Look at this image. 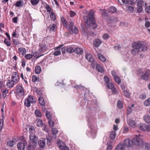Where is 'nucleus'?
Instances as JSON below:
<instances>
[{
  "mask_svg": "<svg viewBox=\"0 0 150 150\" xmlns=\"http://www.w3.org/2000/svg\"><path fill=\"white\" fill-rule=\"evenodd\" d=\"M33 55L30 54H25V57L27 59H30L32 58Z\"/></svg>",
  "mask_w": 150,
  "mask_h": 150,
  "instance_id": "obj_56",
  "label": "nucleus"
},
{
  "mask_svg": "<svg viewBox=\"0 0 150 150\" xmlns=\"http://www.w3.org/2000/svg\"><path fill=\"white\" fill-rule=\"evenodd\" d=\"M4 85V82L0 80V88L1 91H4L5 89V87Z\"/></svg>",
  "mask_w": 150,
  "mask_h": 150,
  "instance_id": "obj_32",
  "label": "nucleus"
},
{
  "mask_svg": "<svg viewBox=\"0 0 150 150\" xmlns=\"http://www.w3.org/2000/svg\"><path fill=\"white\" fill-rule=\"evenodd\" d=\"M124 144L127 147L131 146L134 143L133 140H132L130 139H126L124 141Z\"/></svg>",
  "mask_w": 150,
  "mask_h": 150,
  "instance_id": "obj_13",
  "label": "nucleus"
},
{
  "mask_svg": "<svg viewBox=\"0 0 150 150\" xmlns=\"http://www.w3.org/2000/svg\"><path fill=\"white\" fill-rule=\"evenodd\" d=\"M37 145H34L33 143H29L27 148L28 150H35V147Z\"/></svg>",
  "mask_w": 150,
  "mask_h": 150,
  "instance_id": "obj_24",
  "label": "nucleus"
},
{
  "mask_svg": "<svg viewBox=\"0 0 150 150\" xmlns=\"http://www.w3.org/2000/svg\"><path fill=\"white\" fill-rule=\"evenodd\" d=\"M16 96L17 98H22L25 94L24 90L22 86L20 85L16 86Z\"/></svg>",
  "mask_w": 150,
  "mask_h": 150,
  "instance_id": "obj_3",
  "label": "nucleus"
},
{
  "mask_svg": "<svg viewBox=\"0 0 150 150\" xmlns=\"http://www.w3.org/2000/svg\"><path fill=\"white\" fill-rule=\"evenodd\" d=\"M50 17L51 19L53 21H55L56 19V17L54 13L53 12H51L50 15Z\"/></svg>",
  "mask_w": 150,
  "mask_h": 150,
  "instance_id": "obj_55",
  "label": "nucleus"
},
{
  "mask_svg": "<svg viewBox=\"0 0 150 150\" xmlns=\"http://www.w3.org/2000/svg\"><path fill=\"white\" fill-rule=\"evenodd\" d=\"M41 68L40 66H37L35 67V71L36 74H40L41 71Z\"/></svg>",
  "mask_w": 150,
  "mask_h": 150,
  "instance_id": "obj_34",
  "label": "nucleus"
},
{
  "mask_svg": "<svg viewBox=\"0 0 150 150\" xmlns=\"http://www.w3.org/2000/svg\"><path fill=\"white\" fill-rule=\"evenodd\" d=\"M104 81L105 83H107V84L108 83H109L110 81V79L109 78L106 76H105L104 77Z\"/></svg>",
  "mask_w": 150,
  "mask_h": 150,
  "instance_id": "obj_62",
  "label": "nucleus"
},
{
  "mask_svg": "<svg viewBox=\"0 0 150 150\" xmlns=\"http://www.w3.org/2000/svg\"><path fill=\"white\" fill-rule=\"evenodd\" d=\"M4 120L3 118L0 119V131L2 130L3 127Z\"/></svg>",
  "mask_w": 150,
  "mask_h": 150,
  "instance_id": "obj_46",
  "label": "nucleus"
},
{
  "mask_svg": "<svg viewBox=\"0 0 150 150\" xmlns=\"http://www.w3.org/2000/svg\"><path fill=\"white\" fill-rule=\"evenodd\" d=\"M143 118L145 121L147 123H150V116L148 115H145L143 117Z\"/></svg>",
  "mask_w": 150,
  "mask_h": 150,
  "instance_id": "obj_22",
  "label": "nucleus"
},
{
  "mask_svg": "<svg viewBox=\"0 0 150 150\" xmlns=\"http://www.w3.org/2000/svg\"><path fill=\"white\" fill-rule=\"evenodd\" d=\"M56 27V25L54 24H53L52 25H50L49 27V28L50 29V31H53L55 30Z\"/></svg>",
  "mask_w": 150,
  "mask_h": 150,
  "instance_id": "obj_45",
  "label": "nucleus"
},
{
  "mask_svg": "<svg viewBox=\"0 0 150 150\" xmlns=\"http://www.w3.org/2000/svg\"><path fill=\"white\" fill-rule=\"evenodd\" d=\"M38 143L39 146L41 148L44 147L45 146V141L40 140L38 141Z\"/></svg>",
  "mask_w": 150,
  "mask_h": 150,
  "instance_id": "obj_27",
  "label": "nucleus"
},
{
  "mask_svg": "<svg viewBox=\"0 0 150 150\" xmlns=\"http://www.w3.org/2000/svg\"><path fill=\"white\" fill-rule=\"evenodd\" d=\"M117 105L119 109L122 108L123 107V104L122 101L120 100H118L117 103Z\"/></svg>",
  "mask_w": 150,
  "mask_h": 150,
  "instance_id": "obj_38",
  "label": "nucleus"
},
{
  "mask_svg": "<svg viewBox=\"0 0 150 150\" xmlns=\"http://www.w3.org/2000/svg\"><path fill=\"white\" fill-rule=\"evenodd\" d=\"M123 93H124L125 96L128 98H129L131 93H130L129 91L126 90H124L123 91Z\"/></svg>",
  "mask_w": 150,
  "mask_h": 150,
  "instance_id": "obj_39",
  "label": "nucleus"
},
{
  "mask_svg": "<svg viewBox=\"0 0 150 150\" xmlns=\"http://www.w3.org/2000/svg\"><path fill=\"white\" fill-rule=\"evenodd\" d=\"M144 105L146 106L150 105V98L146 100L144 103Z\"/></svg>",
  "mask_w": 150,
  "mask_h": 150,
  "instance_id": "obj_44",
  "label": "nucleus"
},
{
  "mask_svg": "<svg viewBox=\"0 0 150 150\" xmlns=\"http://www.w3.org/2000/svg\"><path fill=\"white\" fill-rule=\"evenodd\" d=\"M15 83V82H13V81H12L11 79V80H9L8 81L7 84L8 86V87L9 88H11L13 86Z\"/></svg>",
  "mask_w": 150,
  "mask_h": 150,
  "instance_id": "obj_21",
  "label": "nucleus"
},
{
  "mask_svg": "<svg viewBox=\"0 0 150 150\" xmlns=\"http://www.w3.org/2000/svg\"><path fill=\"white\" fill-rule=\"evenodd\" d=\"M144 4V2L142 0L138 1L137 8V10L138 12L140 13L142 12Z\"/></svg>",
  "mask_w": 150,
  "mask_h": 150,
  "instance_id": "obj_8",
  "label": "nucleus"
},
{
  "mask_svg": "<svg viewBox=\"0 0 150 150\" xmlns=\"http://www.w3.org/2000/svg\"><path fill=\"white\" fill-rule=\"evenodd\" d=\"M18 51L23 55L25 54L26 52V49L25 48L23 47L19 48Z\"/></svg>",
  "mask_w": 150,
  "mask_h": 150,
  "instance_id": "obj_33",
  "label": "nucleus"
},
{
  "mask_svg": "<svg viewBox=\"0 0 150 150\" xmlns=\"http://www.w3.org/2000/svg\"><path fill=\"white\" fill-rule=\"evenodd\" d=\"M94 11L91 10L89 12L88 16H83V20L86 24V26L91 29L96 28L97 25L94 22Z\"/></svg>",
  "mask_w": 150,
  "mask_h": 150,
  "instance_id": "obj_1",
  "label": "nucleus"
},
{
  "mask_svg": "<svg viewBox=\"0 0 150 150\" xmlns=\"http://www.w3.org/2000/svg\"><path fill=\"white\" fill-rule=\"evenodd\" d=\"M116 134L115 131H112L110 133V137L112 139H114L116 137Z\"/></svg>",
  "mask_w": 150,
  "mask_h": 150,
  "instance_id": "obj_28",
  "label": "nucleus"
},
{
  "mask_svg": "<svg viewBox=\"0 0 150 150\" xmlns=\"http://www.w3.org/2000/svg\"><path fill=\"white\" fill-rule=\"evenodd\" d=\"M26 145L27 143L25 142L23 143L19 142L17 145L18 149L19 150H24L25 149Z\"/></svg>",
  "mask_w": 150,
  "mask_h": 150,
  "instance_id": "obj_14",
  "label": "nucleus"
},
{
  "mask_svg": "<svg viewBox=\"0 0 150 150\" xmlns=\"http://www.w3.org/2000/svg\"><path fill=\"white\" fill-rule=\"evenodd\" d=\"M22 4L21 1H19L16 2L15 4V6L16 7H20Z\"/></svg>",
  "mask_w": 150,
  "mask_h": 150,
  "instance_id": "obj_59",
  "label": "nucleus"
},
{
  "mask_svg": "<svg viewBox=\"0 0 150 150\" xmlns=\"http://www.w3.org/2000/svg\"><path fill=\"white\" fill-rule=\"evenodd\" d=\"M37 125L39 127H42L43 125V123L42 120L38 119L36 120Z\"/></svg>",
  "mask_w": 150,
  "mask_h": 150,
  "instance_id": "obj_30",
  "label": "nucleus"
},
{
  "mask_svg": "<svg viewBox=\"0 0 150 150\" xmlns=\"http://www.w3.org/2000/svg\"><path fill=\"white\" fill-rule=\"evenodd\" d=\"M98 57L99 59L102 62H105L106 60L105 57L100 54H98Z\"/></svg>",
  "mask_w": 150,
  "mask_h": 150,
  "instance_id": "obj_26",
  "label": "nucleus"
},
{
  "mask_svg": "<svg viewBox=\"0 0 150 150\" xmlns=\"http://www.w3.org/2000/svg\"><path fill=\"white\" fill-rule=\"evenodd\" d=\"M127 10L129 13H133L134 10V8L132 6H128L127 8Z\"/></svg>",
  "mask_w": 150,
  "mask_h": 150,
  "instance_id": "obj_37",
  "label": "nucleus"
},
{
  "mask_svg": "<svg viewBox=\"0 0 150 150\" xmlns=\"http://www.w3.org/2000/svg\"><path fill=\"white\" fill-rule=\"evenodd\" d=\"M101 43V41L99 39L96 40L93 42L94 45L96 47H98Z\"/></svg>",
  "mask_w": 150,
  "mask_h": 150,
  "instance_id": "obj_20",
  "label": "nucleus"
},
{
  "mask_svg": "<svg viewBox=\"0 0 150 150\" xmlns=\"http://www.w3.org/2000/svg\"><path fill=\"white\" fill-rule=\"evenodd\" d=\"M34 91L37 94L39 95H41L42 92L40 89L36 88L34 89Z\"/></svg>",
  "mask_w": 150,
  "mask_h": 150,
  "instance_id": "obj_50",
  "label": "nucleus"
},
{
  "mask_svg": "<svg viewBox=\"0 0 150 150\" xmlns=\"http://www.w3.org/2000/svg\"><path fill=\"white\" fill-rule=\"evenodd\" d=\"M116 150H124V146L122 144H119L116 148Z\"/></svg>",
  "mask_w": 150,
  "mask_h": 150,
  "instance_id": "obj_31",
  "label": "nucleus"
},
{
  "mask_svg": "<svg viewBox=\"0 0 150 150\" xmlns=\"http://www.w3.org/2000/svg\"><path fill=\"white\" fill-rule=\"evenodd\" d=\"M83 50L80 48L77 47L74 50V52L78 54H81L83 53Z\"/></svg>",
  "mask_w": 150,
  "mask_h": 150,
  "instance_id": "obj_29",
  "label": "nucleus"
},
{
  "mask_svg": "<svg viewBox=\"0 0 150 150\" xmlns=\"http://www.w3.org/2000/svg\"><path fill=\"white\" fill-rule=\"evenodd\" d=\"M132 110V108L130 106H128L127 108V114H130L131 113Z\"/></svg>",
  "mask_w": 150,
  "mask_h": 150,
  "instance_id": "obj_49",
  "label": "nucleus"
},
{
  "mask_svg": "<svg viewBox=\"0 0 150 150\" xmlns=\"http://www.w3.org/2000/svg\"><path fill=\"white\" fill-rule=\"evenodd\" d=\"M150 72L148 71L146 72L145 73L143 74L142 76V78L145 80H147L148 79V76L150 75Z\"/></svg>",
  "mask_w": 150,
  "mask_h": 150,
  "instance_id": "obj_17",
  "label": "nucleus"
},
{
  "mask_svg": "<svg viewBox=\"0 0 150 150\" xmlns=\"http://www.w3.org/2000/svg\"><path fill=\"white\" fill-rule=\"evenodd\" d=\"M40 48L38 49V51L40 53H44L46 49L45 45L44 44H41L40 45Z\"/></svg>",
  "mask_w": 150,
  "mask_h": 150,
  "instance_id": "obj_15",
  "label": "nucleus"
},
{
  "mask_svg": "<svg viewBox=\"0 0 150 150\" xmlns=\"http://www.w3.org/2000/svg\"><path fill=\"white\" fill-rule=\"evenodd\" d=\"M140 129L142 131H146L147 132L150 131V125L145 124H140L139 125Z\"/></svg>",
  "mask_w": 150,
  "mask_h": 150,
  "instance_id": "obj_9",
  "label": "nucleus"
},
{
  "mask_svg": "<svg viewBox=\"0 0 150 150\" xmlns=\"http://www.w3.org/2000/svg\"><path fill=\"white\" fill-rule=\"evenodd\" d=\"M145 148L148 150H150V144L149 143H146L145 144Z\"/></svg>",
  "mask_w": 150,
  "mask_h": 150,
  "instance_id": "obj_63",
  "label": "nucleus"
},
{
  "mask_svg": "<svg viewBox=\"0 0 150 150\" xmlns=\"http://www.w3.org/2000/svg\"><path fill=\"white\" fill-rule=\"evenodd\" d=\"M139 137L137 135L135 138L133 139L134 143L138 146H141L143 144V141L142 138V136L139 134Z\"/></svg>",
  "mask_w": 150,
  "mask_h": 150,
  "instance_id": "obj_6",
  "label": "nucleus"
},
{
  "mask_svg": "<svg viewBox=\"0 0 150 150\" xmlns=\"http://www.w3.org/2000/svg\"><path fill=\"white\" fill-rule=\"evenodd\" d=\"M38 101L39 103L41 105H43L45 104V102L42 97H40L38 98Z\"/></svg>",
  "mask_w": 150,
  "mask_h": 150,
  "instance_id": "obj_35",
  "label": "nucleus"
},
{
  "mask_svg": "<svg viewBox=\"0 0 150 150\" xmlns=\"http://www.w3.org/2000/svg\"><path fill=\"white\" fill-rule=\"evenodd\" d=\"M46 115L47 118L50 120H51V119L52 118V117L51 114L48 111L46 112Z\"/></svg>",
  "mask_w": 150,
  "mask_h": 150,
  "instance_id": "obj_51",
  "label": "nucleus"
},
{
  "mask_svg": "<svg viewBox=\"0 0 150 150\" xmlns=\"http://www.w3.org/2000/svg\"><path fill=\"white\" fill-rule=\"evenodd\" d=\"M115 81L116 82H117L118 84H120L121 83V81L120 77L117 76H115V77L114 78Z\"/></svg>",
  "mask_w": 150,
  "mask_h": 150,
  "instance_id": "obj_43",
  "label": "nucleus"
},
{
  "mask_svg": "<svg viewBox=\"0 0 150 150\" xmlns=\"http://www.w3.org/2000/svg\"><path fill=\"white\" fill-rule=\"evenodd\" d=\"M61 51L59 50H56L55 51L53 54L55 56H57L60 54Z\"/></svg>",
  "mask_w": 150,
  "mask_h": 150,
  "instance_id": "obj_61",
  "label": "nucleus"
},
{
  "mask_svg": "<svg viewBox=\"0 0 150 150\" xmlns=\"http://www.w3.org/2000/svg\"><path fill=\"white\" fill-rule=\"evenodd\" d=\"M110 141H108L107 143V147L106 149V150H112L113 146L110 144Z\"/></svg>",
  "mask_w": 150,
  "mask_h": 150,
  "instance_id": "obj_36",
  "label": "nucleus"
},
{
  "mask_svg": "<svg viewBox=\"0 0 150 150\" xmlns=\"http://www.w3.org/2000/svg\"><path fill=\"white\" fill-rule=\"evenodd\" d=\"M11 79L15 83H17L19 81V75L16 72H15L12 74Z\"/></svg>",
  "mask_w": 150,
  "mask_h": 150,
  "instance_id": "obj_11",
  "label": "nucleus"
},
{
  "mask_svg": "<svg viewBox=\"0 0 150 150\" xmlns=\"http://www.w3.org/2000/svg\"><path fill=\"white\" fill-rule=\"evenodd\" d=\"M52 131L53 134L52 138L55 139L57 137L56 134L57 133L58 131L56 128H52Z\"/></svg>",
  "mask_w": 150,
  "mask_h": 150,
  "instance_id": "obj_23",
  "label": "nucleus"
},
{
  "mask_svg": "<svg viewBox=\"0 0 150 150\" xmlns=\"http://www.w3.org/2000/svg\"><path fill=\"white\" fill-rule=\"evenodd\" d=\"M108 23H112L114 22H116L117 21V18L116 17H108L107 19Z\"/></svg>",
  "mask_w": 150,
  "mask_h": 150,
  "instance_id": "obj_16",
  "label": "nucleus"
},
{
  "mask_svg": "<svg viewBox=\"0 0 150 150\" xmlns=\"http://www.w3.org/2000/svg\"><path fill=\"white\" fill-rule=\"evenodd\" d=\"M128 125L131 128H135L137 126V122L134 120L130 119L127 121Z\"/></svg>",
  "mask_w": 150,
  "mask_h": 150,
  "instance_id": "obj_12",
  "label": "nucleus"
},
{
  "mask_svg": "<svg viewBox=\"0 0 150 150\" xmlns=\"http://www.w3.org/2000/svg\"><path fill=\"white\" fill-rule=\"evenodd\" d=\"M117 9L114 6H111L108 9V12L111 13H115L117 11Z\"/></svg>",
  "mask_w": 150,
  "mask_h": 150,
  "instance_id": "obj_19",
  "label": "nucleus"
},
{
  "mask_svg": "<svg viewBox=\"0 0 150 150\" xmlns=\"http://www.w3.org/2000/svg\"><path fill=\"white\" fill-rule=\"evenodd\" d=\"M82 32L83 35H84L88 36L89 35V33L88 32V30L85 29H83Z\"/></svg>",
  "mask_w": 150,
  "mask_h": 150,
  "instance_id": "obj_53",
  "label": "nucleus"
},
{
  "mask_svg": "<svg viewBox=\"0 0 150 150\" xmlns=\"http://www.w3.org/2000/svg\"><path fill=\"white\" fill-rule=\"evenodd\" d=\"M10 40L9 39H8V40L5 39L4 41L5 43L6 44V45L8 46H10L11 45V43L10 41Z\"/></svg>",
  "mask_w": 150,
  "mask_h": 150,
  "instance_id": "obj_57",
  "label": "nucleus"
},
{
  "mask_svg": "<svg viewBox=\"0 0 150 150\" xmlns=\"http://www.w3.org/2000/svg\"><path fill=\"white\" fill-rule=\"evenodd\" d=\"M67 51L70 53H72L74 52V50L71 47H67Z\"/></svg>",
  "mask_w": 150,
  "mask_h": 150,
  "instance_id": "obj_40",
  "label": "nucleus"
},
{
  "mask_svg": "<svg viewBox=\"0 0 150 150\" xmlns=\"http://www.w3.org/2000/svg\"><path fill=\"white\" fill-rule=\"evenodd\" d=\"M132 46L133 48L131 50V52L134 55H136L140 52L146 51L147 49L146 43L143 41L135 42Z\"/></svg>",
  "mask_w": 150,
  "mask_h": 150,
  "instance_id": "obj_2",
  "label": "nucleus"
},
{
  "mask_svg": "<svg viewBox=\"0 0 150 150\" xmlns=\"http://www.w3.org/2000/svg\"><path fill=\"white\" fill-rule=\"evenodd\" d=\"M45 8L47 12H50L51 11V9L48 5L46 4L45 6Z\"/></svg>",
  "mask_w": 150,
  "mask_h": 150,
  "instance_id": "obj_64",
  "label": "nucleus"
},
{
  "mask_svg": "<svg viewBox=\"0 0 150 150\" xmlns=\"http://www.w3.org/2000/svg\"><path fill=\"white\" fill-rule=\"evenodd\" d=\"M39 1V0H30L31 4L33 6L37 5Z\"/></svg>",
  "mask_w": 150,
  "mask_h": 150,
  "instance_id": "obj_41",
  "label": "nucleus"
},
{
  "mask_svg": "<svg viewBox=\"0 0 150 150\" xmlns=\"http://www.w3.org/2000/svg\"><path fill=\"white\" fill-rule=\"evenodd\" d=\"M96 69L98 71L101 73H102L104 72V70L103 68L100 64H96Z\"/></svg>",
  "mask_w": 150,
  "mask_h": 150,
  "instance_id": "obj_18",
  "label": "nucleus"
},
{
  "mask_svg": "<svg viewBox=\"0 0 150 150\" xmlns=\"http://www.w3.org/2000/svg\"><path fill=\"white\" fill-rule=\"evenodd\" d=\"M74 23L72 21L70 22V25L69 26H68V28H67L70 31L71 33H73V28L74 26Z\"/></svg>",
  "mask_w": 150,
  "mask_h": 150,
  "instance_id": "obj_25",
  "label": "nucleus"
},
{
  "mask_svg": "<svg viewBox=\"0 0 150 150\" xmlns=\"http://www.w3.org/2000/svg\"><path fill=\"white\" fill-rule=\"evenodd\" d=\"M48 124L49 126L51 127H52L54 126V122L52 121L51 120H49L48 121Z\"/></svg>",
  "mask_w": 150,
  "mask_h": 150,
  "instance_id": "obj_60",
  "label": "nucleus"
},
{
  "mask_svg": "<svg viewBox=\"0 0 150 150\" xmlns=\"http://www.w3.org/2000/svg\"><path fill=\"white\" fill-rule=\"evenodd\" d=\"M86 58L90 62L92 67L94 68L96 66V63L95 62V59L92 55L89 53L86 54L85 55Z\"/></svg>",
  "mask_w": 150,
  "mask_h": 150,
  "instance_id": "obj_5",
  "label": "nucleus"
},
{
  "mask_svg": "<svg viewBox=\"0 0 150 150\" xmlns=\"http://www.w3.org/2000/svg\"><path fill=\"white\" fill-rule=\"evenodd\" d=\"M57 144L59 148L62 150H69L68 147L65 145L64 142L61 140H59L57 142Z\"/></svg>",
  "mask_w": 150,
  "mask_h": 150,
  "instance_id": "obj_10",
  "label": "nucleus"
},
{
  "mask_svg": "<svg viewBox=\"0 0 150 150\" xmlns=\"http://www.w3.org/2000/svg\"><path fill=\"white\" fill-rule=\"evenodd\" d=\"M35 98L33 96L29 95L25 99L24 105L27 107H29L31 105V103H35Z\"/></svg>",
  "mask_w": 150,
  "mask_h": 150,
  "instance_id": "obj_4",
  "label": "nucleus"
},
{
  "mask_svg": "<svg viewBox=\"0 0 150 150\" xmlns=\"http://www.w3.org/2000/svg\"><path fill=\"white\" fill-rule=\"evenodd\" d=\"M29 143H33L34 145H37L38 138L35 134H31L29 137Z\"/></svg>",
  "mask_w": 150,
  "mask_h": 150,
  "instance_id": "obj_7",
  "label": "nucleus"
},
{
  "mask_svg": "<svg viewBox=\"0 0 150 150\" xmlns=\"http://www.w3.org/2000/svg\"><path fill=\"white\" fill-rule=\"evenodd\" d=\"M29 132L30 133V134H35V132L34 128V127L33 126L30 127L29 128Z\"/></svg>",
  "mask_w": 150,
  "mask_h": 150,
  "instance_id": "obj_54",
  "label": "nucleus"
},
{
  "mask_svg": "<svg viewBox=\"0 0 150 150\" xmlns=\"http://www.w3.org/2000/svg\"><path fill=\"white\" fill-rule=\"evenodd\" d=\"M3 92V96L4 98L6 97V94L8 92V91L7 90H5V89L3 91H1Z\"/></svg>",
  "mask_w": 150,
  "mask_h": 150,
  "instance_id": "obj_58",
  "label": "nucleus"
},
{
  "mask_svg": "<svg viewBox=\"0 0 150 150\" xmlns=\"http://www.w3.org/2000/svg\"><path fill=\"white\" fill-rule=\"evenodd\" d=\"M107 85V87L110 89H112L114 87L113 84L112 83H108Z\"/></svg>",
  "mask_w": 150,
  "mask_h": 150,
  "instance_id": "obj_48",
  "label": "nucleus"
},
{
  "mask_svg": "<svg viewBox=\"0 0 150 150\" xmlns=\"http://www.w3.org/2000/svg\"><path fill=\"white\" fill-rule=\"evenodd\" d=\"M35 113L36 116L38 117H40L42 116V114L40 112V111L38 110H35Z\"/></svg>",
  "mask_w": 150,
  "mask_h": 150,
  "instance_id": "obj_42",
  "label": "nucleus"
},
{
  "mask_svg": "<svg viewBox=\"0 0 150 150\" xmlns=\"http://www.w3.org/2000/svg\"><path fill=\"white\" fill-rule=\"evenodd\" d=\"M15 142L13 140L9 141L7 142V145L11 147L13 146Z\"/></svg>",
  "mask_w": 150,
  "mask_h": 150,
  "instance_id": "obj_52",
  "label": "nucleus"
},
{
  "mask_svg": "<svg viewBox=\"0 0 150 150\" xmlns=\"http://www.w3.org/2000/svg\"><path fill=\"white\" fill-rule=\"evenodd\" d=\"M39 80V77H38L37 76H36L35 75H33L32 76V81L34 82H35L38 81Z\"/></svg>",
  "mask_w": 150,
  "mask_h": 150,
  "instance_id": "obj_47",
  "label": "nucleus"
}]
</instances>
